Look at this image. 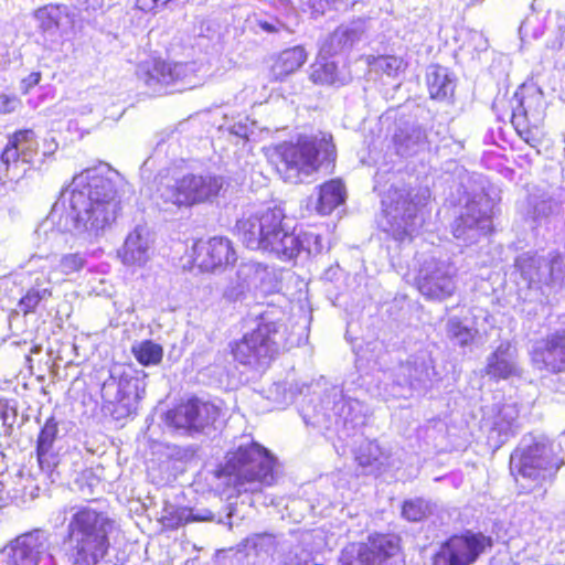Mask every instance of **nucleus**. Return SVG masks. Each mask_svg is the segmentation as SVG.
Here are the masks:
<instances>
[{
    "mask_svg": "<svg viewBox=\"0 0 565 565\" xmlns=\"http://www.w3.org/2000/svg\"><path fill=\"white\" fill-rule=\"evenodd\" d=\"M87 264V253L74 252L63 254L56 265L53 267L52 273H58L68 276L82 270Z\"/></svg>",
    "mask_w": 565,
    "mask_h": 565,
    "instance_id": "40",
    "label": "nucleus"
},
{
    "mask_svg": "<svg viewBox=\"0 0 565 565\" xmlns=\"http://www.w3.org/2000/svg\"><path fill=\"white\" fill-rule=\"evenodd\" d=\"M137 361L142 365H156L161 362L163 349L161 345L146 340L132 348Z\"/></svg>",
    "mask_w": 565,
    "mask_h": 565,
    "instance_id": "42",
    "label": "nucleus"
},
{
    "mask_svg": "<svg viewBox=\"0 0 565 565\" xmlns=\"http://www.w3.org/2000/svg\"><path fill=\"white\" fill-rule=\"evenodd\" d=\"M446 332L447 337L455 344H458L460 347H466L470 344L473 341L475 335L477 333L476 330L463 324L462 321L457 317L448 319L446 324Z\"/></svg>",
    "mask_w": 565,
    "mask_h": 565,
    "instance_id": "41",
    "label": "nucleus"
},
{
    "mask_svg": "<svg viewBox=\"0 0 565 565\" xmlns=\"http://www.w3.org/2000/svg\"><path fill=\"white\" fill-rule=\"evenodd\" d=\"M492 205L487 194L478 193L468 200L459 216L452 223V234L465 245H470L486 236L492 226Z\"/></svg>",
    "mask_w": 565,
    "mask_h": 565,
    "instance_id": "16",
    "label": "nucleus"
},
{
    "mask_svg": "<svg viewBox=\"0 0 565 565\" xmlns=\"http://www.w3.org/2000/svg\"><path fill=\"white\" fill-rule=\"evenodd\" d=\"M426 198V190L414 194L405 188H391L382 200L383 214L379 221L381 230L396 241L412 236L422 226L418 206Z\"/></svg>",
    "mask_w": 565,
    "mask_h": 565,
    "instance_id": "7",
    "label": "nucleus"
},
{
    "mask_svg": "<svg viewBox=\"0 0 565 565\" xmlns=\"http://www.w3.org/2000/svg\"><path fill=\"white\" fill-rule=\"evenodd\" d=\"M265 273V267L259 263L247 262L242 263L233 278L223 290V297L232 302L245 299L246 295L250 291L253 285L256 284L262 274Z\"/></svg>",
    "mask_w": 565,
    "mask_h": 565,
    "instance_id": "27",
    "label": "nucleus"
},
{
    "mask_svg": "<svg viewBox=\"0 0 565 565\" xmlns=\"http://www.w3.org/2000/svg\"><path fill=\"white\" fill-rule=\"evenodd\" d=\"M558 204L552 198H543L533 204V217L541 218L546 217L554 213Z\"/></svg>",
    "mask_w": 565,
    "mask_h": 565,
    "instance_id": "48",
    "label": "nucleus"
},
{
    "mask_svg": "<svg viewBox=\"0 0 565 565\" xmlns=\"http://www.w3.org/2000/svg\"><path fill=\"white\" fill-rule=\"evenodd\" d=\"M399 552V537L392 534H374L365 543L347 545L340 555L341 565H384Z\"/></svg>",
    "mask_w": 565,
    "mask_h": 565,
    "instance_id": "17",
    "label": "nucleus"
},
{
    "mask_svg": "<svg viewBox=\"0 0 565 565\" xmlns=\"http://www.w3.org/2000/svg\"><path fill=\"white\" fill-rule=\"evenodd\" d=\"M514 267L529 289L542 290L544 286L561 284L565 277V259L557 252L547 257L522 253L514 259Z\"/></svg>",
    "mask_w": 565,
    "mask_h": 565,
    "instance_id": "14",
    "label": "nucleus"
},
{
    "mask_svg": "<svg viewBox=\"0 0 565 565\" xmlns=\"http://www.w3.org/2000/svg\"><path fill=\"white\" fill-rule=\"evenodd\" d=\"M488 427V440L495 447H501L513 437L519 425V408L515 403L494 404L483 418Z\"/></svg>",
    "mask_w": 565,
    "mask_h": 565,
    "instance_id": "23",
    "label": "nucleus"
},
{
    "mask_svg": "<svg viewBox=\"0 0 565 565\" xmlns=\"http://www.w3.org/2000/svg\"><path fill=\"white\" fill-rule=\"evenodd\" d=\"M136 76L153 94H163L171 85H180V90L199 85L194 63H171L149 58L138 64Z\"/></svg>",
    "mask_w": 565,
    "mask_h": 565,
    "instance_id": "11",
    "label": "nucleus"
},
{
    "mask_svg": "<svg viewBox=\"0 0 565 565\" xmlns=\"http://www.w3.org/2000/svg\"><path fill=\"white\" fill-rule=\"evenodd\" d=\"M237 259L233 243L223 236L200 241L193 246V262L202 271H214Z\"/></svg>",
    "mask_w": 565,
    "mask_h": 565,
    "instance_id": "22",
    "label": "nucleus"
},
{
    "mask_svg": "<svg viewBox=\"0 0 565 565\" xmlns=\"http://www.w3.org/2000/svg\"><path fill=\"white\" fill-rule=\"evenodd\" d=\"M561 463L554 458L552 444L545 438L523 437L519 447L511 454L510 470L521 487L526 482L534 486L551 479Z\"/></svg>",
    "mask_w": 565,
    "mask_h": 565,
    "instance_id": "6",
    "label": "nucleus"
},
{
    "mask_svg": "<svg viewBox=\"0 0 565 565\" xmlns=\"http://www.w3.org/2000/svg\"><path fill=\"white\" fill-rule=\"evenodd\" d=\"M258 25L262 30L268 33L278 32L282 26V24L276 19L258 20Z\"/></svg>",
    "mask_w": 565,
    "mask_h": 565,
    "instance_id": "51",
    "label": "nucleus"
},
{
    "mask_svg": "<svg viewBox=\"0 0 565 565\" xmlns=\"http://www.w3.org/2000/svg\"><path fill=\"white\" fill-rule=\"evenodd\" d=\"M531 356L533 364L540 370L565 372V327L535 342Z\"/></svg>",
    "mask_w": 565,
    "mask_h": 565,
    "instance_id": "24",
    "label": "nucleus"
},
{
    "mask_svg": "<svg viewBox=\"0 0 565 565\" xmlns=\"http://www.w3.org/2000/svg\"><path fill=\"white\" fill-rule=\"evenodd\" d=\"M100 393L105 412L120 420L136 413L145 382L132 369L116 365L104 381Z\"/></svg>",
    "mask_w": 565,
    "mask_h": 565,
    "instance_id": "8",
    "label": "nucleus"
},
{
    "mask_svg": "<svg viewBox=\"0 0 565 565\" xmlns=\"http://www.w3.org/2000/svg\"><path fill=\"white\" fill-rule=\"evenodd\" d=\"M213 514L205 511L194 514L191 509L166 503L161 512V522L164 526L175 529L192 521H212Z\"/></svg>",
    "mask_w": 565,
    "mask_h": 565,
    "instance_id": "36",
    "label": "nucleus"
},
{
    "mask_svg": "<svg viewBox=\"0 0 565 565\" xmlns=\"http://www.w3.org/2000/svg\"><path fill=\"white\" fill-rule=\"evenodd\" d=\"M335 424L344 428H355L365 422L364 405L358 399L345 398L342 394L335 399L332 407Z\"/></svg>",
    "mask_w": 565,
    "mask_h": 565,
    "instance_id": "31",
    "label": "nucleus"
},
{
    "mask_svg": "<svg viewBox=\"0 0 565 565\" xmlns=\"http://www.w3.org/2000/svg\"><path fill=\"white\" fill-rule=\"evenodd\" d=\"M117 529L105 510L92 504L71 507L64 537L67 561L72 565H98L108 555Z\"/></svg>",
    "mask_w": 565,
    "mask_h": 565,
    "instance_id": "2",
    "label": "nucleus"
},
{
    "mask_svg": "<svg viewBox=\"0 0 565 565\" xmlns=\"http://www.w3.org/2000/svg\"><path fill=\"white\" fill-rule=\"evenodd\" d=\"M274 465L275 460L269 452L257 443L250 441L227 455L224 470L233 478L237 492H257L264 486L273 484Z\"/></svg>",
    "mask_w": 565,
    "mask_h": 565,
    "instance_id": "4",
    "label": "nucleus"
},
{
    "mask_svg": "<svg viewBox=\"0 0 565 565\" xmlns=\"http://www.w3.org/2000/svg\"><path fill=\"white\" fill-rule=\"evenodd\" d=\"M285 218L281 207L259 209L244 214L236 222L237 235L248 249L268 252L281 259L286 244L291 245L295 241L287 236L289 226Z\"/></svg>",
    "mask_w": 565,
    "mask_h": 565,
    "instance_id": "3",
    "label": "nucleus"
},
{
    "mask_svg": "<svg viewBox=\"0 0 565 565\" xmlns=\"http://www.w3.org/2000/svg\"><path fill=\"white\" fill-rule=\"evenodd\" d=\"M35 18L41 29L46 32L65 26L71 22L65 6H45L35 12Z\"/></svg>",
    "mask_w": 565,
    "mask_h": 565,
    "instance_id": "39",
    "label": "nucleus"
},
{
    "mask_svg": "<svg viewBox=\"0 0 565 565\" xmlns=\"http://www.w3.org/2000/svg\"><path fill=\"white\" fill-rule=\"evenodd\" d=\"M122 181L108 166L86 169L76 174L39 231L52 228L97 237L116 220L120 210L118 188Z\"/></svg>",
    "mask_w": 565,
    "mask_h": 565,
    "instance_id": "1",
    "label": "nucleus"
},
{
    "mask_svg": "<svg viewBox=\"0 0 565 565\" xmlns=\"http://www.w3.org/2000/svg\"><path fill=\"white\" fill-rule=\"evenodd\" d=\"M285 326L262 316L257 327L232 347L235 361L252 369L266 367L286 348Z\"/></svg>",
    "mask_w": 565,
    "mask_h": 565,
    "instance_id": "5",
    "label": "nucleus"
},
{
    "mask_svg": "<svg viewBox=\"0 0 565 565\" xmlns=\"http://www.w3.org/2000/svg\"><path fill=\"white\" fill-rule=\"evenodd\" d=\"M394 145L399 156H415L426 148L427 135L420 126L405 125L396 130Z\"/></svg>",
    "mask_w": 565,
    "mask_h": 565,
    "instance_id": "29",
    "label": "nucleus"
},
{
    "mask_svg": "<svg viewBox=\"0 0 565 565\" xmlns=\"http://www.w3.org/2000/svg\"><path fill=\"white\" fill-rule=\"evenodd\" d=\"M104 4V0H76V6L85 10H97Z\"/></svg>",
    "mask_w": 565,
    "mask_h": 565,
    "instance_id": "52",
    "label": "nucleus"
},
{
    "mask_svg": "<svg viewBox=\"0 0 565 565\" xmlns=\"http://www.w3.org/2000/svg\"><path fill=\"white\" fill-rule=\"evenodd\" d=\"M456 273L457 269L450 262L429 257L420 264L417 288L428 299L444 300L455 292Z\"/></svg>",
    "mask_w": 565,
    "mask_h": 565,
    "instance_id": "18",
    "label": "nucleus"
},
{
    "mask_svg": "<svg viewBox=\"0 0 565 565\" xmlns=\"http://www.w3.org/2000/svg\"><path fill=\"white\" fill-rule=\"evenodd\" d=\"M433 505L430 502L422 498H416L404 502L402 514L411 522H419L430 514Z\"/></svg>",
    "mask_w": 565,
    "mask_h": 565,
    "instance_id": "45",
    "label": "nucleus"
},
{
    "mask_svg": "<svg viewBox=\"0 0 565 565\" xmlns=\"http://www.w3.org/2000/svg\"><path fill=\"white\" fill-rule=\"evenodd\" d=\"M287 236L294 237V243L286 244V253L282 254L281 260H290L300 253L306 252L308 255L319 254L322 249L321 238L310 232H297L289 227Z\"/></svg>",
    "mask_w": 565,
    "mask_h": 565,
    "instance_id": "34",
    "label": "nucleus"
},
{
    "mask_svg": "<svg viewBox=\"0 0 565 565\" xmlns=\"http://www.w3.org/2000/svg\"><path fill=\"white\" fill-rule=\"evenodd\" d=\"M51 295V290L47 287L36 284L20 299L19 308L24 315L33 312L40 302L49 299Z\"/></svg>",
    "mask_w": 565,
    "mask_h": 565,
    "instance_id": "44",
    "label": "nucleus"
},
{
    "mask_svg": "<svg viewBox=\"0 0 565 565\" xmlns=\"http://www.w3.org/2000/svg\"><path fill=\"white\" fill-rule=\"evenodd\" d=\"M429 95L434 99L444 100L450 97L455 90V84L447 68L431 65L426 74Z\"/></svg>",
    "mask_w": 565,
    "mask_h": 565,
    "instance_id": "35",
    "label": "nucleus"
},
{
    "mask_svg": "<svg viewBox=\"0 0 565 565\" xmlns=\"http://www.w3.org/2000/svg\"><path fill=\"white\" fill-rule=\"evenodd\" d=\"M236 135L238 136H242V137H247V134L245 131V129L243 130V127H238L237 130L234 131Z\"/></svg>",
    "mask_w": 565,
    "mask_h": 565,
    "instance_id": "53",
    "label": "nucleus"
},
{
    "mask_svg": "<svg viewBox=\"0 0 565 565\" xmlns=\"http://www.w3.org/2000/svg\"><path fill=\"white\" fill-rule=\"evenodd\" d=\"M41 81V73L40 72H33L28 77L23 78L21 82V90L24 94H28L29 90L38 85Z\"/></svg>",
    "mask_w": 565,
    "mask_h": 565,
    "instance_id": "50",
    "label": "nucleus"
},
{
    "mask_svg": "<svg viewBox=\"0 0 565 565\" xmlns=\"http://www.w3.org/2000/svg\"><path fill=\"white\" fill-rule=\"evenodd\" d=\"M492 540L482 533L467 531L447 540L435 555L434 565H471L491 547Z\"/></svg>",
    "mask_w": 565,
    "mask_h": 565,
    "instance_id": "19",
    "label": "nucleus"
},
{
    "mask_svg": "<svg viewBox=\"0 0 565 565\" xmlns=\"http://www.w3.org/2000/svg\"><path fill=\"white\" fill-rule=\"evenodd\" d=\"M276 541L271 534H254L245 540V547L255 550L256 553L269 554L275 551Z\"/></svg>",
    "mask_w": 565,
    "mask_h": 565,
    "instance_id": "47",
    "label": "nucleus"
},
{
    "mask_svg": "<svg viewBox=\"0 0 565 565\" xmlns=\"http://www.w3.org/2000/svg\"><path fill=\"white\" fill-rule=\"evenodd\" d=\"M312 13L323 15L328 11H345L353 8L359 0H310Z\"/></svg>",
    "mask_w": 565,
    "mask_h": 565,
    "instance_id": "46",
    "label": "nucleus"
},
{
    "mask_svg": "<svg viewBox=\"0 0 565 565\" xmlns=\"http://www.w3.org/2000/svg\"><path fill=\"white\" fill-rule=\"evenodd\" d=\"M512 125L520 136L537 128L544 117V99L539 89L519 87L511 99Z\"/></svg>",
    "mask_w": 565,
    "mask_h": 565,
    "instance_id": "21",
    "label": "nucleus"
},
{
    "mask_svg": "<svg viewBox=\"0 0 565 565\" xmlns=\"http://www.w3.org/2000/svg\"><path fill=\"white\" fill-rule=\"evenodd\" d=\"M323 149L326 159H330L334 146L321 140H299L297 143H286L278 148L279 161L277 172L284 181L298 184L316 172L319 168V156Z\"/></svg>",
    "mask_w": 565,
    "mask_h": 565,
    "instance_id": "9",
    "label": "nucleus"
},
{
    "mask_svg": "<svg viewBox=\"0 0 565 565\" xmlns=\"http://www.w3.org/2000/svg\"><path fill=\"white\" fill-rule=\"evenodd\" d=\"M345 200V188L340 180H331L319 188L317 211L327 215Z\"/></svg>",
    "mask_w": 565,
    "mask_h": 565,
    "instance_id": "37",
    "label": "nucleus"
},
{
    "mask_svg": "<svg viewBox=\"0 0 565 565\" xmlns=\"http://www.w3.org/2000/svg\"><path fill=\"white\" fill-rule=\"evenodd\" d=\"M367 63L373 71L382 72L388 76L397 75L405 67L403 58L394 55L369 56Z\"/></svg>",
    "mask_w": 565,
    "mask_h": 565,
    "instance_id": "43",
    "label": "nucleus"
},
{
    "mask_svg": "<svg viewBox=\"0 0 565 565\" xmlns=\"http://www.w3.org/2000/svg\"><path fill=\"white\" fill-rule=\"evenodd\" d=\"M0 565H56L47 535L34 530L19 535L0 550Z\"/></svg>",
    "mask_w": 565,
    "mask_h": 565,
    "instance_id": "15",
    "label": "nucleus"
},
{
    "mask_svg": "<svg viewBox=\"0 0 565 565\" xmlns=\"http://www.w3.org/2000/svg\"><path fill=\"white\" fill-rule=\"evenodd\" d=\"M310 78L315 84L320 85H344L347 82L337 64L323 57L311 65Z\"/></svg>",
    "mask_w": 565,
    "mask_h": 565,
    "instance_id": "38",
    "label": "nucleus"
},
{
    "mask_svg": "<svg viewBox=\"0 0 565 565\" xmlns=\"http://www.w3.org/2000/svg\"><path fill=\"white\" fill-rule=\"evenodd\" d=\"M226 181L221 175L211 173H188L171 185L160 189V195L166 202L174 205H193L212 201L224 189Z\"/></svg>",
    "mask_w": 565,
    "mask_h": 565,
    "instance_id": "13",
    "label": "nucleus"
},
{
    "mask_svg": "<svg viewBox=\"0 0 565 565\" xmlns=\"http://www.w3.org/2000/svg\"><path fill=\"white\" fill-rule=\"evenodd\" d=\"M57 142L52 138L44 140L42 152H39L36 135L32 129L15 131L9 137L1 153V162L13 178L22 177L29 169H41L46 159L57 150Z\"/></svg>",
    "mask_w": 565,
    "mask_h": 565,
    "instance_id": "10",
    "label": "nucleus"
},
{
    "mask_svg": "<svg viewBox=\"0 0 565 565\" xmlns=\"http://www.w3.org/2000/svg\"><path fill=\"white\" fill-rule=\"evenodd\" d=\"M431 359L427 351H418L401 363L390 374L384 373V379L379 385V395L384 399L401 398L411 395L412 391L419 387L429 377Z\"/></svg>",
    "mask_w": 565,
    "mask_h": 565,
    "instance_id": "12",
    "label": "nucleus"
},
{
    "mask_svg": "<svg viewBox=\"0 0 565 565\" xmlns=\"http://www.w3.org/2000/svg\"><path fill=\"white\" fill-rule=\"evenodd\" d=\"M307 60L302 46H294L282 51L271 66V76L275 81H284L287 76L299 70Z\"/></svg>",
    "mask_w": 565,
    "mask_h": 565,
    "instance_id": "33",
    "label": "nucleus"
},
{
    "mask_svg": "<svg viewBox=\"0 0 565 565\" xmlns=\"http://www.w3.org/2000/svg\"><path fill=\"white\" fill-rule=\"evenodd\" d=\"M365 32V22L353 21L338 26L322 43L320 54L335 55L350 51Z\"/></svg>",
    "mask_w": 565,
    "mask_h": 565,
    "instance_id": "26",
    "label": "nucleus"
},
{
    "mask_svg": "<svg viewBox=\"0 0 565 565\" xmlns=\"http://www.w3.org/2000/svg\"><path fill=\"white\" fill-rule=\"evenodd\" d=\"M486 374L493 379H508L519 373L516 351L509 342H502L487 359Z\"/></svg>",
    "mask_w": 565,
    "mask_h": 565,
    "instance_id": "28",
    "label": "nucleus"
},
{
    "mask_svg": "<svg viewBox=\"0 0 565 565\" xmlns=\"http://www.w3.org/2000/svg\"><path fill=\"white\" fill-rule=\"evenodd\" d=\"M220 413L215 404L194 397L169 411L166 423L177 429L200 431L213 425Z\"/></svg>",
    "mask_w": 565,
    "mask_h": 565,
    "instance_id": "20",
    "label": "nucleus"
},
{
    "mask_svg": "<svg viewBox=\"0 0 565 565\" xmlns=\"http://www.w3.org/2000/svg\"><path fill=\"white\" fill-rule=\"evenodd\" d=\"M58 433L54 417L46 419L36 441V456L42 469L51 470L57 465V456L53 449Z\"/></svg>",
    "mask_w": 565,
    "mask_h": 565,
    "instance_id": "30",
    "label": "nucleus"
},
{
    "mask_svg": "<svg viewBox=\"0 0 565 565\" xmlns=\"http://www.w3.org/2000/svg\"><path fill=\"white\" fill-rule=\"evenodd\" d=\"M152 254V239L149 230L137 225L126 237L118 255L127 266H145Z\"/></svg>",
    "mask_w": 565,
    "mask_h": 565,
    "instance_id": "25",
    "label": "nucleus"
},
{
    "mask_svg": "<svg viewBox=\"0 0 565 565\" xmlns=\"http://www.w3.org/2000/svg\"><path fill=\"white\" fill-rule=\"evenodd\" d=\"M19 105V100L13 96L1 95L0 96V114H10L15 110Z\"/></svg>",
    "mask_w": 565,
    "mask_h": 565,
    "instance_id": "49",
    "label": "nucleus"
},
{
    "mask_svg": "<svg viewBox=\"0 0 565 565\" xmlns=\"http://www.w3.org/2000/svg\"><path fill=\"white\" fill-rule=\"evenodd\" d=\"M355 460L369 473H382L390 466V455L372 440H365L359 446Z\"/></svg>",
    "mask_w": 565,
    "mask_h": 565,
    "instance_id": "32",
    "label": "nucleus"
}]
</instances>
